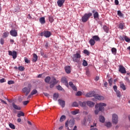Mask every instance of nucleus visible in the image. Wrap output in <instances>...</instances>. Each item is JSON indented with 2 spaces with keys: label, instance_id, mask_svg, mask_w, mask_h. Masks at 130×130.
I'll return each mask as SVG.
<instances>
[{
  "label": "nucleus",
  "instance_id": "obj_46",
  "mask_svg": "<svg viewBox=\"0 0 130 130\" xmlns=\"http://www.w3.org/2000/svg\"><path fill=\"white\" fill-rule=\"evenodd\" d=\"M49 21L50 22V23H52L53 21H54V19H53V17L52 16H49Z\"/></svg>",
  "mask_w": 130,
  "mask_h": 130
},
{
  "label": "nucleus",
  "instance_id": "obj_55",
  "mask_svg": "<svg viewBox=\"0 0 130 130\" xmlns=\"http://www.w3.org/2000/svg\"><path fill=\"white\" fill-rule=\"evenodd\" d=\"M24 60H25V62H26V63H29V62H30V61H29L28 58L26 57L24 58Z\"/></svg>",
  "mask_w": 130,
  "mask_h": 130
},
{
  "label": "nucleus",
  "instance_id": "obj_1",
  "mask_svg": "<svg viewBox=\"0 0 130 130\" xmlns=\"http://www.w3.org/2000/svg\"><path fill=\"white\" fill-rule=\"evenodd\" d=\"M81 57V54L79 53L74 54L72 56L73 61L74 62H77V63H80L81 62V59H80Z\"/></svg>",
  "mask_w": 130,
  "mask_h": 130
},
{
  "label": "nucleus",
  "instance_id": "obj_31",
  "mask_svg": "<svg viewBox=\"0 0 130 130\" xmlns=\"http://www.w3.org/2000/svg\"><path fill=\"white\" fill-rule=\"evenodd\" d=\"M51 79V78L50 77H49V76L46 77L45 78V83H49V82H50Z\"/></svg>",
  "mask_w": 130,
  "mask_h": 130
},
{
  "label": "nucleus",
  "instance_id": "obj_24",
  "mask_svg": "<svg viewBox=\"0 0 130 130\" xmlns=\"http://www.w3.org/2000/svg\"><path fill=\"white\" fill-rule=\"evenodd\" d=\"M58 93H54L53 94V100H54V101H57V98H58Z\"/></svg>",
  "mask_w": 130,
  "mask_h": 130
},
{
  "label": "nucleus",
  "instance_id": "obj_29",
  "mask_svg": "<svg viewBox=\"0 0 130 130\" xmlns=\"http://www.w3.org/2000/svg\"><path fill=\"white\" fill-rule=\"evenodd\" d=\"M66 118H67L66 116L63 115L60 117L59 121H60V122H62V121H63L64 120H66Z\"/></svg>",
  "mask_w": 130,
  "mask_h": 130
},
{
  "label": "nucleus",
  "instance_id": "obj_32",
  "mask_svg": "<svg viewBox=\"0 0 130 130\" xmlns=\"http://www.w3.org/2000/svg\"><path fill=\"white\" fill-rule=\"evenodd\" d=\"M51 83L52 84H53L54 85H56V84H57V81L56 80V79L54 78H53L52 80Z\"/></svg>",
  "mask_w": 130,
  "mask_h": 130
},
{
  "label": "nucleus",
  "instance_id": "obj_27",
  "mask_svg": "<svg viewBox=\"0 0 130 130\" xmlns=\"http://www.w3.org/2000/svg\"><path fill=\"white\" fill-rule=\"evenodd\" d=\"M92 39L94 41H99V40H100V38H99V37H98V36H93L92 37Z\"/></svg>",
  "mask_w": 130,
  "mask_h": 130
},
{
  "label": "nucleus",
  "instance_id": "obj_14",
  "mask_svg": "<svg viewBox=\"0 0 130 130\" xmlns=\"http://www.w3.org/2000/svg\"><path fill=\"white\" fill-rule=\"evenodd\" d=\"M92 13H93V18L94 19H98L99 18V13L95 10L92 11Z\"/></svg>",
  "mask_w": 130,
  "mask_h": 130
},
{
  "label": "nucleus",
  "instance_id": "obj_26",
  "mask_svg": "<svg viewBox=\"0 0 130 130\" xmlns=\"http://www.w3.org/2000/svg\"><path fill=\"white\" fill-rule=\"evenodd\" d=\"M100 121L104 123L105 121V118L103 116H100Z\"/></svg>",
  "mask_w": 130,
  "mask_h": 130
},
{
  "label": "nucleus",
  "instance_id": "obj_58",
  "mask_svg": "<svg viewBox=\"0 0 130 130\" xmlns=\"http://www.w3.org/2000/svg\"><path fill=\"white\" fill-rule=\"evenodd\" d=\"M119 4V2L118 0H115V5H116V6H118Z\"/></svg>",
  "mask_w": 130,
  "mask_h": 130
},
{
  "label": "nucleus",
  "instance_id": "obj_56",
  "mask_svg": "<svg viewBox=\"0 0 130 130\" xmlns=\"http://www.w3.org/2000/svg\"><path fill=\"white\" fill-rule=\"evenodd\" d=\"M125 36H124L123 37L122 36H120V39H121V40H122L123 41H124V40H125Z\"/></svg>",
  "mask_w": 130,
  "mask_h": 130
},
{
  "label": "nucleus",
  "instance_id": "obj_33",
  "mask_svg": "<svg viewBox=\"0 0 130 130\" xmlns=\"http://www.w3.org/2000/svg\"><path fill=\"white\" fill-rule=\"evenodd\" d=\"M115 92L117 95V97H118V98H120V97L121 96V93H120V91L119 90H117Z\"/></svg>",
  "mask_w": 130,
  "mask_h": 130
},
{
  "label": "nucleus",
  "instance_id": "obj_49",
  "mask_svg": "<svg viewBox=\"0 0 130 130\" xmlns=\"http://www.w3.org/2000/svg\"><path fill=\"white\" fill-rule=\"evenodd\" d=\"M125 41H126V42H130V39L126 36H125Z\"/></svg>",
  "mask_w": 130,
  "mask_h": 130
},
{
  "label": "nucleus",
  "instance_id": "obj_36",
  "mask_svg": "<svg viewBox=\"0 0 130 130\" xmlns=\"http://www.w3.org/2000/svg\"><path fill=\"white\" fill-rule=\"evenodd\" d=\"M9 126L10 127V128H12V129H15V128H16V127L15 126V125H14L12 123H9Z\"/></svg>",
  "mask_w": 130,
  "mask_h": 130
},
{
  "label": "nucleus",
  "instance_id": "obj_3",
  "mask_svg": "<svg viewBox=\"0 0 130 130\" xmlns=\"http://www.w3.org/2000/svg\"><path fill=\"white\" fill-rule=\"evenodd\" d=\"M74 124H75V120L74 119H68L65 122V127H73Z\"/></svg>",
  "mask_w": 130,
  "mask_h": 130
},
{
  "label": "nucleus",
  "instance_id": "obj_59",
  "mask_svg": "<svg viewBox=\"0 0 130 130\" xmlns=\"http://www.w3.org/2000/svg\"><path fill=\"white\" fill-rule=\"evenodd\" d=\"M71 88H72L73 90L74 91H77V87H76L75 85H73Z\"/></svg>",
  "mask_w": 130,
  "mask_h": 130
},
{
  "label": "nucleus",
  "instance_id": "obj_34",
  "mask_svg": "<svg viewBox=\"0 0 130 130\" xmlns=\"http://www.w3.org/2000/svg\"><path fill=\"white\" fill-rule=\"evenodd\" d=\"M79 110H76L75 111H72L71 113L73 115H76L79 113Z\"/></svg>",
  "mask_w": 130,
  "mask_h": 130
},
{
  "label": "nucleus",
  "instance_id": "obj_47",
  "mask_svg": "<svg viewBox=\"0 0 130 130\" xmlns=\"http://www.w3.org/2000/svg\"><path fill=\"white\" fill-rule=\"evenodd\" d=\"M8 85H12V84H15V81L13 80H9L8 81Z\"/></svg>",
  "mask_w": 130,
  "mask_h": 130
},
{
  "label": "nucleus",
  "instance_id": "obj_60",
  "mask_svg": "<svg viewBox=\"0 0 130 130\" xmlns=\"http://www.w3.org/2000/svg\"><path fill=\"white\" fill-rule=\"evenodd\" d=\"M86 118H84L83 119V122H82V123H83V124H84V125H86Z\"/></svg>",
  "mask_w": 130,
  "mask_h": 130
},
{
  "label": "nucleus",
  "instance_id": "obj_4",
  "mask_svg": "<svg viewBox=\"0 0 130 130\" xmlns=\"http://www.w3.org/2000/svg\"><path fill=\"white\" fill-rule=\"evenodd\" d=\"M92 16V13H85L84 16L82 17L81 20L83 23H85V22H87L88 21V19L90 17Z\"/></svg>",
  "mask_w": 130,
  "mask_h": 130
},
{
  "label": "nucleus",
  "instance_id": "obj_5",
  "mask_svg": "<svg viewBox=\"0 0 130 130\" xmlns=\"http://www.w3.org/2000/svg\"><path fill=\"white\" fill-rule=\"evenodd\" d=\"M40 36H44L46 38H49L51 36V32L48 30L44 31L41 32Z\"/></svg>",
  "mask_w": 130,
  "mask_h": 130
},
{
  "label": "nucleus",
  "instance_id": "obj_16",
  "mask_svg": "<svg viewBox=\"0 0 130 130\" xmlns=\"http://www.w3.org/2000/svg\"><path fill=\"white\" fill-rule=\"evenodd\" d=\"M64 2H66V0H58L57 2V4L58 6L61 8V7H62L63 5V4H64Z\"/></svg>",
  "mask_w": 130,
  "mask_h": 130
},
{
  "label": "nucleus",
  "instance_id": "obj_51",
  "mask_svg": "<svg viewBox=\"0 0 130 130\" xmlns=\"http://www.w3.org/2000/svg\"><path fill=\"white\" fill-rule=\"evenodd\" d=\"M81 95H82V91H78L76 94V96H81Z\"/></svg>",
  "mask_w": 130,
  "mask_h": 130
},
{
  "label": "nucleus",
  "instance_id": "obj_39",
  "mask_svg": "<svg viewBox=\"0 0 130 130\" xmlns=\"http://www.w3.org/2000/svg\"><path fill=\"white\" fill-rule=\"evenodd\" d=\"M119 29H121L122 30V29H123L124 28V23H120L119 24Z\"/></svg>",
  "mask_w": 130,
  "mask_h": 130
},
{
  "label": "nucleus",
  "instance_id": "obj_42",
  "mask_svg": "<svg viewBox=\"0 0 130 130\" xmlns=\"http://www.w3.org/2000/svg\"><path fill=\"white\" fill-rule=\"evenodd\" d=\"M82 64H83V67H87V66H88V62H87V61H86V60L83 59Z\"/></svg>",
  "mask_w": 130,
  "mask_h": 130
},
{
  "label": "nucleus",
  "instance_id": "obj_13",
  "mask_svg": "<svg viewBox=\"0 0 130 130\" xmlns=\"http://www.w3.org/2000/svg\"><path fill=\"white\" fill-rule=\"evenodd\" d=\"M58 102L59 103V105L61 106L63 108L64 106H66V102L64 101H63L62 100L59 99L58 100Z\"/></svg>",
  "mask_w": 130,
  "mask_h": 130
},
{
  "label": "nucleus",
  "instance_id": "obj_21",
  "mask_svg": "<svg viewBox=\"0 0 130 130\" xmlns=\"http://www.w3.org/2000/svg\"><path fill=\"white\" fill-rule=\"evenodd\" d=\"M38 59V56L36 54H34L32 61L33 62H36V61Z\"/></svg>",
  "mask_w": 130,
  "mask_h": 130
},
{
  "label": "nucleus",
  "instance_id": "obj_23",
  "mask_svg": "<svg viewBox=\"0 0 130 130\" xmlns=\"http://www.w3.org/2000/svg\"><path fill=\"white\" fill-rule=\"evenodd\" d=\"M105 125L108 128H109V127H111L112 126V124L110 122H106L105 123Z\"/></svg>",
  "mask_w": 130,
  "mask_h": 130
},
{
  "label": "nucleus",
  "instance_id": "obj_35",
  "mask_svg": "<svg viewBox=\"0 0 130 130\" xmlns=\"http://www.w3.org/2000/svg\"><path fill=\"white\" fill-rule=\"evenodd\" d=\"M111 51H112V53H113V54H114V55H115L116 54V48H112L111 49Z\"/></svg>",
  "mask_w": 130,
  "mask_h": 130
},
{
  "label": "nucleus",
  "instance_id": "obj_19",
  "mask_svg": "<svg viewBox=\"0 0 130 130\" xmlns=\"http://www.w3.org/2000/svg\"><path fill=\"white\" fill-rule=\"evenodd\" d=\"M62 83H63L66 87H69V83H68V81L67 80V78H62L61 79Z\"/></svg>",
  "mask_w": 130,
  "mask_h": 130
},
{
  "label": "nucleus",
  "instance_id": "obj_8",
  "mask_svg": "<svg viewBox=\"0 0 130 130\" xmlns=\"http://www.w3.org/2000/svg\"><path fill=\"white\" fill-rule=\"evenodd\" d=\"M119 72L121 73V74H126V70H125V68L121 65L119 66Z\"/></svg>",
  "mask_w": 130,
  "mask_h": 130
},
{
  "label": "nucleus",
  "instance_id": "obj_28",
  "mask_svg": "<svg viewBox=\"0 0 130 130\" xmlns=\"http://www.w3.org/2000/svg\"><path fill=\"white\" fill-rule=\"evenodd\" d=\"M89 44H90L91 46H93L95 44V41L93 39H91L89 40Z\"/></svg>",
  "mask_w": 130,
  "mask_h": 130
},
{
  "label": "nucleus",
  "instance_id": "obj_22",
  "mask_svg": "<svg viewBox=\"0 0 130 130\" xmlns=\"http://www.w3.org/2000/svg\"><path fill=\"white\" fill-rule=\"evenodd\" d=\"M39 21L42 25L43 24H45V18L44 17L40 18Z\"/></svg>",
  "mask_w": 130,
  "mask_h": 130
},
{
  "label": "nucleus",
  "instance_id": "obj_63",
  "mask_svg": "<svg viewBox=\"0 0 130 130\" xmlns=\"http://www.w3.org/2000/svg\"><path fill=\"white\" fill-rule=\"evenodd\" d=\"M45 48L47 49L48 48V43L46 42L45 44Z\"/></svg>",
  "mask_w": 130,
  "mask_h": 130
},
{
  "label": "nucleus",
  "instance_id": "obj_54",
  "mask_svg": "<svg viewBox=\"0 0 130 130\" xmlns=\"http://www.w3.org/2000/svg\"><path fill=\"white\" fill-rule=\"evenodd\" d=\"M23 104L24 105H27V104H28V103H29V101H24L23 102Z\"/></svg>",
  "mask_w": 130,
  "mask_h": 130
},
{
  "label": "nucleus",
  "instance_id": "obj_43",
  "mask_svg": "<svg viewBox=\"0 0 130 130\" xmlns=\"http://www.w3.org/2000/svg\"><path fill=\"white\" fill-rule=\"evenodd\" d=\"M79 106V105L78 104V103L74 102L72 104V107H78Z\"/></svg>",
  "mask_w": 130,
  "mask_h": 130
},
{
  "label": "nucleus",
  "instance_id": "obj_6",
  "mask_svg": "<svg viewBox=\"0 0 130 130\" xmlns=\"http://www.w3.org/2000/svg\"><path fill=\"white\" fill-rule=\"evenodd\" d=\"M112 120L113 123L117 124V122H118V116H117V114H113L112 115Z\"/></svg>",
  "mask_w": 130,
  "mask_h": 130
},
{
  "label": "nucleus",
  "instance_id": "obj_52",
  "mask_svg": "<svg viewBox=\"0 0 130 130\" xmlns=\"http://www.w3.org/2000/svg\"><path fill=\"white\" fill-rule=\"evenodd\" d=\"M100 111V110H99V109H95V110L94 111L95 114H98L99 113Z\"/></svg>",
  "mask_w": 130,
  "mask_h": 130
},
{
  "label": "nucleus",
  "instance_id": "obj_48",
  "mask_svg": "<svg viewBox=\"0 0 130 130\" xmlns=\"http://www.w3.org/2000/svg\"><path fill=\"white\" fill-rule=\"evenodd\" d=\"M18 70L22 72L24 71V70H25V68H24V67L20 66L18 67Z\"/></svg>",
  "mask_w": 130,
  "mask_h": 130
},
{
  "label": "nucleus",
  "instance_id": "obj_57",
  "mask_svg": "<svg viewBox=\"0 0 130 130\" xmlns=\"http://www.w3.org/2000/svg\"><path fill=\"white\" fill-rule=\"evenodd\" d=\"M5 82H6V79H5V78L0 79V83H5Z\"/></svg>",
  "mask_w": 130,
  "mask_h": 130
},
{
  "label": "nucleus",
  "instance_id": "obj_61",
  "mask_svg": "<svg viewBox=\"0 0 130 130\" xmlns=\"http://www.w3.org/2000/svg\"><path fill=\"white\" fill-rule=\"evenodd\" d=\"M4 40L3 39H1L0 43L3 45L4 44Z\"/></svg>",
  "mask_w": 130,
  "mask_h": 130
},
{
  "label": "nucleus",
  "instance_id": "obj_25",
  "mask_svg": "<svg viewBox=\"0 0 130 130\" xmlns=\"http://www.w3.org/2000/svg\"><path fill=\"white\" fill-rule=\"evenodd\" d=\"M21 116H25V114L22 111H19L17 114V117H21Z\"/></svg>",
  "mask_w": 130,
  "mask_h": 130
},
{
  "label": "nucleus",
  "instance_id": "obj_41",
  "mask_svg": "<svg viewBox=\"0 0 130 130\" xmlns=\"http://www.w3.org/2000/svg\"><path fill=\"white\" fill-rule=\"evenodd\" d=\"M83 53H84V54H86V55H90V52L87 49L84 50Z\"/></svg>",
  "mask_w": 130,
  "mask_h": 130
},
{
  "label": "nucleus",
  "instance_id": "obj_15",
  "mask_svg": "<svg viewBox=\"0 0 130 130\" xmlns=\"http://www.w3.org/2000/svg\"><path fill=\"white\" fill-rule=\"evenodd\" d=\"M86 104L89 107H94V106H95V103L90 101H87Z\"/></svg>",
  "mask_w": 130,
  "mask_h": 130
},
{
  "label": "nucleus",
  "instance_id": "obj_30",
  "mask_svg": "<svg viewBox=\"0 0 130 130\" xmlns=\"http://www.w3.org/2000/svg\"><path fill=\"white\" fill-rule=\"evenodd\" d=\"M120 87L121 88V89H122L123 91H125V90H126V88H125V85H124V84L123 83H121L120 84Z\"/></svg>",
  "mask_w": 130,
  "mask_h": 130
},
{
  "label": "nucleus",
  "instance_id": "obj_40",
  "mask_svg": "<svg viewBox=\"0 0 130 130\" xmlns=\"http://www.w3.org/2000/svg\"><path fill=\"white\" fill-rule=\"evenodd\" d=\"M103 29H104L105 32H106V33H108L109 28H108V27L107 26H106L105 25L104 26H103Z\"/></svg>",
  "mask_w": 130,
  "mask_h": 130
},
{
  "label": "nucleus",
  "instance_id": "obj_12",
  "mask_svg": "<svg viewBox=\"0 0 130 130\" xmlns=\"http://www.w3.org/2000/svg\"><path fill=\"white\" fill-rule=\"evenodd\" d=\"M94 98H95V99H97V100H104V96L99 94H95V95H94Z\"/></svg>",
  "mask_w": 130,
  "mask_h": 130
},
{
  "label": "nucleus",
  "instance_id": "obj_10",
  "mask_svg": "<svg viewBox=\"0 0 130 130\" xmlns=\"http://www.w3.org/2000/svg\"><path fill=\"white\" fill-rule=\"evenodd\" d=\"M10 35L13 37H17L18 36V32L15 29H12L10 31Z\"/></svg>",
  "mask_w": 130,
  "mask_h": 130
},
{
  "label": "nucleus",
  "instance_id": "obj_2",
  "mask_svg": "<svg viewBox=\"0 0 130 130\" xmlns=\"http://www.w3.org/2000/svg\"><path fill=\"white\" fill-rule=\"evenodd\" d=\"M106 107V104L104 103H100L95 105V109H99L100 111H104L105 107Z\"/></svg>",
  "mask_w": 130,
  "mask_h": 130
},
{
  "label": "nucleus",
  "instance_id": "obj_53",
  "mask_svg": "<svg viewBox=\"0 0 130 130\" xmlns=\"http://www.w3.org/2000/svg\"><path fill=\"white\" fill-rule=\"evenodd\" d=\"M113 89H114L115 92H116L117 91H118L117 90V86H116V85H114L113 86Z\"/></svg>",
  "mask_w": 130,
  "mask_h": 130
},
{
  "label": "nucleus",
  "instance_id": "obj_11",
  "mask_svg": "<svg viewBox=\"0 0 130 130\" xmlns=\"http://www.w3.org/2000/svg\"><path fill=\"white\" fill-rule=\"evenodd\" d=\"M95 96V91H90L86 94L85 96L87 98L94 97Z\"/></svg>",
  "mask_w": 130,
  "mask_h": 130
},
{
  "label": "nucleus",
  "instance_id": "obj_38",
  "mask_svg": "<svg viewBox=\"0 0 130 130\" xmlns=\"http://www.w3.org/2000/svg\"><path fill=\"white\" fill-rule=\"evenodd\" d=\"M38 91L36 89H33L32 91L31 92L30 94L31 95H35V94H37Z\"/></svg>",
  "mask_w": 130,
  "mask_h": 130
},
{
  "label": "nucleus",
  "instance_id": "obj_18",
  "mask_svg": "<svg viewBox=\"0 0 130 130\" xmlns=\"http://www.w3.org/2000/svg\"><path fill=\"white\" fill-rule=\"evenodd\" d=\"M80 106L81 107H86V105H87V102H82V101H79L78 102Z\"/></svg>",
  "mask_w": 130,
  "mask_h": 130
},
{
  "label": "nucleus",
  "instance_id": "obj_20",
  "mask_svg": "<svg viewBox=\"0 0 130 130\" xmlns=\"http://www.w3.org/2000/svg\"><path fill=\"white\" fill-rule=\"evenodd\" d=\"M65 71L67 73V74H70L71 73V67L70 66H66L64 68Z\"/></svg>",
  "mask_w": 130,
  "mask_h": 130
},
{
  "label": "nucleus",
  "instance_id": "obj_17",
  "mask_svg": "<svg viewBox=\"0 0 130 130\" xmlns=\"http://www.w3.org/2000/svg\"><path fill=\"white\" fill-rule=\"evenodd\" d=\"M12 106L13 108L16 110H21V107H20V106H17L15 103H12Z\"/></svg>",
  "mask_w": 130,
  "mask_h": 130
},
{
  "label": "nucleus",
  "instance_id": "obj_7",
  "mask_svg": "<svg viewBox=\"0 0 130 130\" xmlns=\"http://www.w3.org/2000/svg\"><path fill=\"white\" fill-rule=\"evenodd\" d=\"M9 55L13 57V59L17 58V51H9Z\"/></svg>",
  "mask_w": 130,
  "mask_h": 130
},
{
  "label": "nucleus",
  "instance_id": "obj_50",
  "mask_svg": "<svg viewBox=\"0 0 130 130\" xmlns=\"http://www.w3.org/2000/svg\"><path fill=\"white\" fill-rule=\"evenodd\" d=\"M108 82L110 86H112V78L109 79L108 80Z\"/></svg>",
  "mask_w": 130,
  "mask_h": 130
},
{
  "label": "nucleus",
  "instance_id": "obj_44",
  "mask_svg": "<svg viewBox=\"0 0 130 130\" xmlns=\"http://www.w3.org/2000/svg\"><path fill=\"white\" fill-rule=\"evenodd\" d=\"M117 15L119 16V17H122L123 16V14H122V13H121V11L120 10H118L117 11Z\"/></svg>",
  "mask_w": 130,
  "mask_h": 130
},
{
  "label": "nucleus",
  "instance_id": "obj_64",
  "mask_svg": "<svg viewBox=\"0 0 130 130\" xmlns=\"http://www.w3.org/2000/svg\"><path fill=\"white\" fill-rule=\"evenodd\" d=\"M86 74L87 75V76H89V75H90V71H89V70H86Z\"/></svg>",
  "mask_w": 130,
  "mask_h": 130
},
{
  "label": "nucleus",
  "instance_id": "obj_45",
  "mask_svg": "<svg viewBox=\"0 0 130 130\" xmlns=\"http://www.w3.org/2000/svg\"><path fill=\"white\" fill-rule=\"evenodd\" d=\"M9 36V32H5L3 34V37L4 38H7V37H8Z\"/></svg>",
  "mask_w": 130,
  "mask_h": 130
},
{
  "label": "nucleus",
  "instance_id": "obj_37",
  "mask_svg": "<svg viewBox=\"0 0 130 130\" xmlns=\"http://www.w3.org/2000/svg\"><path fill=\"white\" fill-rule=\"evenodd\" d=\"M56 89H57V90H58L59 91H64L63 88H62V87H61V86L60 85L57 86Z\"/></svg>",
  "mask_w": 130,
  "mask_h": 130
},
{
  "label": "nucleus",
  "instance_id": "obj_62",
  "mask_svg": "<svg viewBox=\"0 0 130 130\" xmlns=\"http://www.w3.org/2000/svg\"><path fill=\"white\" fill-rule=\"evenodd\" d=\"M69 86H70V87H72L74 86V83H73V82H69Z\"/></svg>",
  "mask_w": 130,
  "mask_h": 130
},
{
  "label": "nucleus",
  "instance_id": "obj_9",
  "mask_svg": "<svg viewBox=\"0 0 130 130\" xmlns=\"http://www.w3.org/2000/svg\"><path fill=\"white\" fill-rule=\"evenodd\" d=\"M30 91L31 89L30 88V87H24L22 89V92L23 93H25V96H28V94L30 93Z\"/></svg>",
  "mask_w": 130,
  "mask_h": 130
}]
</instances>
